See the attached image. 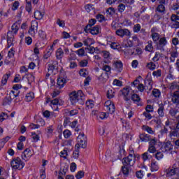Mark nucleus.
I'll list each match as a JSON object with an SVG mask.
<instances>
[{
	"mask_svg": "<svg viewBox=\"0 0 179 179\" xmlns=\"http://www.w3.org/2000/svg\"><path fill=\"white\" fill-rule=\"evenodd\" d=\"M178 57V53L177 52V51H173L171 53V62H174V61H176V58H177Z\"/></svg>",
	"mask_w": 179,
	"mask_h": 179,
	"instance_id": "44",
	"label": "nucleus"
},
{
	"mask_svg": "<svg viewBox=\"0 0 179 179\" xmlns=\"http://www.w3.org/2000/svg\"><path fill=\"white\" fill-rule=\"evenodd\" d=\"M156 10L159 13H164L166 12V7H164V5L160 4L157 7Z\"/></svg>",
	"mask_w": 179,
	"mask_h": 179,
	"instance_id": "39",
	"label": "nucleus"
},
{
	"mask_svg": "<svg viewBox=\"0 0 179 179\" xmlns=\"http://www.w3.org/2000/svg\"><path fill=\"white\" fill-rule=\"evenodd\" d=\"M12 103V99H10V96H9V95H8L7 96H6L3 99V106H10Z\"/></svg>",
	"mask_w": 179,
	"mask_h": 179,
	"instance_id": "33",
	"label": "nucleus"
},
{
	"mask_svg": "<svg viewBox=\"0 0 179 179\" xmlns=\"http://www.w3.org/2000/svg\"><path fill=\"white\" fill-rule=\"evenodd\" d=\"M7 44H8V48L13 45V35L12 34V32H10V31H9L7 33Z\"/></svg>",
	"mask_w": 179,
	"mask_h": 179,
	"instance_id": "16",
	"label": "nucleus"
},
{
	"mask_svg": "<svg viewBox=\"0 0 179 179\" xmlns=\"http://www.w3.org/2000/svg\"><path fill=\"white\" fill-rule=\"evenodd\" d=\"M106 110L108 112L110 113V114L114 113V111H115V106L114 105V102L108 100L105 102L104 104Z\"/></svg>",
	"mask_w": 179,
	"mask_h": 179,
	"instance_id": "11",
	"label": "nucleus"
},
{
	"mask_svg": "<svg viewBox=\"0 0 179 179\" xmlns=\"http://www.w3.org/2000/svg\"><path fill=\"white\" fill-rule=\"evenodd\" d=\"M110 48H112L113 50H120L122 48L121 45L118 44L117 43L113 42L111 44H110Z\"/></svg>",
	"mask_w": 179,
	"mask_h": 179,
	"instance_id": "51",
	"label": "nucleus"
},
{
	"mask_svg": "<svg viewBox=\"0 0 179 179\" xmlns=\"http://www.w3.org/2000/svg\"><path fill=\"white\" fill-rule=\"evenodd\" d=\"M87 64H89L87 59H83L79 62V65L80 66H81V68H85V66H87Z\"/></svg>",
	"mask_w": 179,
	"mask_h": 179,
	"instance_id": "55",
	"label": "nucleus"
},
{
	"mask_svg": "<svg viewBox=\"0 0 179 179\" xmlns=\"http://www.w3.org/2000/svg\"><path fill=\"white\" fill-rule=\"evenodd\" d=\"M151 37L154 43H157L160 39V34L159 29L157 27H152L151 29Z\"/></svg>",
	"mask_w": 179,
	"mask_h": 179,
	"instance_id": "9",
	"label": "nucleus"
},
{
	"mask_svg": "<svg viewBox=\"0 0 179 179\" xmlns=\"http://www.w3.org/2000/svg\"><path fill=\"white\" fill-rule=\"evenodd\" d=\"M146 67L148 69H150V71H155V69H156V64L153 62H150L147 64Z\"/></svg>",
	"mask_w": 179,
	"mask_h": 179,
	"instance_id": "38",
	"label": "nucleus"
},
{
	"mask_svg": "<svg viewBox=\"0 0 179 179\" xmlns=\"http://www.w3.org/2000/svg\"><path fill=\"white\" fill-rule=\"evenodd\" d=\"M70 101L71 104H83V101H85V94L82 90H78L77 92L76 91L71 92L70 94Z\"/></svg>",
	"mask_w": 179,
	"mask_h": 179,
	"instance_id": "1",
	"label": "nucleus"
},
{
	"mask_svg": "<svg viewBox=\"0 0 179 179\" xmlns=\"http://www.w3.org/2000/svg\"><path fill=\"white\" fill-rule=\"evenodd\" d=\"M63 135L66 139H68L71 135H72V133L69 130H64L63 132Z\"/></svg>",
	"mask_w": 179,
	"mask_h": 179,
	"instance_id": "62",
	"label": "nucleus"
},
{
	"mask_svg": "<svg viewBox=\"0 0 179 179\" xmlns=\"http://www.w3.org/2000/svg\"><path fill=\"white\" fill-rule=\"evenodd\" d=\"M49 73H52L54 71L57 70V66L55 64H49L48 68Z\"/></svg>",
	"mask_w": 179,
	"mask_h": 179,
	"instance_id": "48",
	"label": "nucleus"
},
{
	"mask_svg": "<svg viewBox=\"0 0 179 179\" xmlns=\"http://www.w3.org/2000/svg\"><path fill=\"white\" fill-rule=\"evenodd\" d=\"M150 170L152 172L157 171L159 170V164L156 161H152L150 164Z\"/></svg>",
	"mask_w": 179,
	"mask_h": 179,
	"instance_id": "26",
	"label": "nucleus"
},
{
	"mask_svg": "<svg viewBox=\"0 0 179 179\" xmlns=\"http://www.w3.org/2000/svg\"><path fill=\"white\" fill-rule=\"evenodd\" d=\"M66 83V79L64 78V77H59L57 78V85L59 89H62V87H64Z\"/></svg>",
	"mask_w": 179,
	"mask_h": 179,
	"instance_id": "24",
	"label": "nucleus"
},
{
	"mask_svg": "<svg viewBox=\"0 0 179 179\" xmlns=\"http://www.w3.org/2000/svg\"><path fill=\"white\" fill-rule=\"evenodd\" d=\"M142 129L143 131H146V132H148V134H150L151 135H153V134H155V131H153V129H152L149 126L143 125L142 127Z\"/></svg>",
	"mask_w": 179,
	"mask_h": 179,
	"instance_id": "34",
	"label": "nucleus"
},
{
	"mask_svg": "<svg viewBox=\"0 0 179 179\" xmlns=\"http://www.w3.org/2000/svg\"><path fill=\"white\" fill-rule=\"evenodd\" d=\"M140 139L142 142H150V136L146 134H140Z\"/></svg>",
	"mask_w": 179,
	"mask_h": 179,
	"instance_id": "28",
	"label": "nucleus"
},
{
	"mask_svg": "<svg viewBox=\"0 0 179 179\" xmlns=\"http://www.w3.org/2000/svg\"><path fill=\"white\" fill-rule=\"evenodd\" d=\"M179 171L178 164H174L172 167L166 170V174L167 177H173L176 176Z\"/></svg>",
	"mask_w": 179,
	"mask_h": 179,
	"instance_id": "5",
	"label": "nucleus"
},
{
	"mask_svg": "<svg viewBox=\"0 0 179 179\" xmlns=\"http://www.w3.org/2000/svg\"><path fill=\"white\" fill-rule=\"evenodd\" d=\"M76 54H77L78 57H85V49L80 48L78 50H76Z\"/></svg>",
	"mask_w": 179,
	"mask_h": 179,
	"instance_id": "53",
	"label": "nucleus"
},
{
	"mask_svg": "<svg viewBox=\"0 0 179 179\" xmlns=\"http://www.w3.org/2000/svg\"><path fill=\"white\" fill-rule=\"evenodd\" d=\"M38 29V22L37 21L34 20L31 22V27L29 30L28 31L29 34L31 36V37H34L36 36V33H37Z\"/></svg>",
	"mask_w": 179,
	"mask_h": 179,
	"instance_id": "6",
	"label": "nucleus"
},
{
	"mask_svg": "<svg viewBox=\"0 0 179 179\" xmlns=\"http://www.w3.org/2000/svg\"><path fill=\"white\" fill-rule=\"evenodd\" d=\"M20 27V24H19L17 22L14 23L11 27V33L12 35L17 34V31H19V28Z\"/></svg>",
	"mask_w": 179,
	"mask_h": 179,
	"instance_id": "22",
	"label": "nucleus"
},
{
	"mask_svg": "<svg viewBox=\"0 0 179 179\" xmlns=\"http://www.w3.org/2000/svg\"><path fill=\"white\" fill-rule=\"evenodd\" d=\"M136 157L135 156H128L123 159L122 163L124 166H132L135 164Z\"/></svg>",
	"mask_w": 179,
	"mask_h": 179,
	"instance_id": "10",
	"label": "nucleus"
},
{
	"mask_svg": "<svg viewBox=\"0 0 179 179\" xmlns=\"http://www.w3.org/2000/svg\"><path fill=\"white\" fill-rule=\"evenodd\" d=\"M83 177H85V172L82 171H79L76 175V178L77 179H81L83 178Z\"/></svg>",
	"mask_w": 179,
	"mask_h": 179,
	"instance_id": "57",
	"label": "nucleus"
},
{
	"mask_svg": "<svg viewBox=\"0 0 179 179\" xmlns=\"http://www.w3.org/2000/svg\"><path fill=\"white\" fill-rule=\"evenodd\" d=\"M141 27L139 24H136L133 27V31L134 33H139L141 31Z\"/></svg>",
	"mask_w": 179,
	"mask_h": 179,
	"instance_id": "54",
	"label": "nucleus"
},
{
	"mask_svg": "<svg viewBox=\"0 0 179 179\" xmlns=\"http://www.w3.org/2000/svg\"><path fill=\"white\" fill-rule=\"evenodd\" d=\"M55 50V48H50L47 50L46 53L45 54V55H44V59H48V58H50V57H51V54H52V52H54V50Z\"/></svg>",
	"mask_w": 179,
	"mask_h": 179,
	"instance_id": "35",
	"label": "nucleus"
},
{
	"mask_svg": "<svg viewBox=\"0 0 179 179\" xmlns=\"http://www.w3.org/2000/svg\"><path fill=\"white\" fill-rule=\"evenodd\" d=\"M96 24V20L91 19L89 21V24L85 27V30H89L92 26H94Z\"/></svg>",
	"mask_w": 179,
	"mask_h": 179,
	"instance_id": "43",
	"label": "nucleus"
},
{
	"mask_svg": "<svg viewBox=\"0 0 179 179\" xmlns=\"http://www.w3.org/2000/svg\"><path fill=\"white\" fill-rule=\"evenodd\" d=\"M33 99H34V92H29V93L27 94L26 98H25L27 101H31V100H33Z\"/></svg>",
	"mask_w": 179,
	"mask_h": 179,
	"instance_id": "45",
	"label": "nucleus"
},
{
	"mask_svg": "<svg viewBox=\"0 0 179 179\" xmlns=\"http://www.w3.org/2000/svg\"><path fill=\"white\" fill-rule=\"evenodd\" d=\"M80 76H83V78H86L87 76V71L85 69H82L79 71Z\"/></svg>",
	"mask_w": 179,
	"mask_h": 179,
	"instance_id": "56",
	"label": "nucleus"
},
{
	"mask_svg": "<svg viewBox=\"0 0 179 179\" xmlns=\"http://www.w3.org/2000/svg\"><path fill=\"white\" fill-rule=\"evenodd\" d=\"M133 43L131 40H124L122 43V48H129L132 47Z\"/></svg>",
	"mask_w": 179,
	"mask_h": 179,
	"instance_id": "25",
	"label": "nucleus"
},
{
	"mask_svg": "<svg viewBox=\"0 0 179 179\" xmlns=\"http://www.w3.org/2000/svg\"><path fill=\"white\" fill-rule=\"evenodd\" d=\"M100 26L96 25L95 27H90V29H86V28H85V31L87 33L88 31L90 33H91V34H92V36H97V34H99V33H100Z\"/></svg>",
	"mask_w": 179,
	"mask_h": 179,
	"instance_id": "12",
	"label": "nucleus"
},
{
	"mask_svg": "<svg viewBox=\"0 0 179 179\" xmlns=\"http://www.w3.org/2000/svg\"><path fill=\"white\" fill-rule=\"evenodd\" d=\"M34 15L35 19H36L37 20H41V19L44 17V15H45V13H44V11L36 10L34 12Z\"/></svg>",
	"mask_w": 179,
	"mask_h": 179,
	"instance_id": "18",
	"label": "nucleus"
},
{
	"mask_svg": "<svg viewBox=\"0 0 179 179\" xmlns=\"http://www.w3.org/2000/svg\"><path fill=\"white\" fill-rule=\"evenodd\" d=\"M55 55H56L57 59H62V58L64 57V50H62V48H59L56 50Z\"/></svg>",
	"mask_w": 179,
	"mask_h": 179,
	"instance_id": "27",
	"label": "nucleus"
},
{
	"mask_svg": "<svg viewBox=\"0 0 179 179\" xmlns=\"http://www.w3.org/2000/svg\"><path fill=\"white\" fill-rule=\"evenodd\" d=\"M152 94L155 97H160V91L157 89H154L152 90Z\"/></svg>",
	"mask_w": 179,
	"mask_h": 179,
	"instance_id": "63",
	"label": "nucleus"
},
{
	"mask_svg": "<svg viewBox=\"0 0 179 179\" xmlns=\"http://www.w3.org/2000/svg\"><path fill=\"white\" fill-rule=\"evenodd\" d=\"M160 146H162V142L152 138L149 142V147L147 152H149V153H156V149H157V148H160Z\"/></svg>",
	"mask_w": 179,
	"mask_h": 179,
	"instance_id": "2",
	"label": "nucleus"
},
{
	"mask_svg": "<svg viewBox=\"0 0 179 179\" xmlns=\"http://www.w3.org/2000/svg\"><path fill=\"white\" fill-rule=\"evenodd\" d=\"M131 100L134 101V103H139V101H141V98L138 94H131Z\"/></svg>",
	"mask_w": 179,
	"mask_h": 179,
	"instance_id": "46",
	"label": "nucleus"
},
{
	"mask_svg": "<svg viewBox=\"0 0 179 179\" xmlns=\"http://www.w3.org/2000/svg\"><path fill=\"white\" fill-rule=\"evenodd\" d=\"M145 86L146 90H152L153 89V83L152 82V80L147 79L145 80Z\"/></svg>",
	"mask_w": 179,
	"mask_h": 179,
	"instance_id": "23",
	"label": "nucleus"
},
{
	"mask_svg": "<svg viewBox=\"0 0 179 179\" xmlns=\"http://www.w3.org/2000/svg\"><path fill=\"white\" fill-rule=\"evenodd\" d=\"M19 95V92H16V91H11L8 95L9 97H10V99L12 100H13V99H16V97H17V96Z\"/></svg>",
	"mask_w": 179,
	"mask_h": 179,
	"instance_id": "47",
	"label": "nucleus"
},
{
	"mask_svg": "<svg viewBox=\"0 0 179 179\" xmlns=\"http://www.w3.org/2000/svg\"><path fill=\"white\" fill-rule=\"evenodd\" d=\"M178 20H179V17L176 14H173L171 16V23H173L174 22H178Z\"/></svg>",
	"mask_w": 179,
	"mask_h": 179,
	"instance_id": "59",
	"label": "nucleus"
},
{
	"mask_svg": "<svg viewBox=\"0 0 179 179\" xmlns=\"http://www.w3.org/2000/svg\"><path fill=\"white\" fill-rule=\"evenodd\" d=\"M133 85L134 86V87H136V85H138L137 86V89L138 90V92H144V90H146V87L143 86V84L139 82V80H135L134 82H133Z\"/></svg>",
	"mask_w": 179,
	"mask_h": 179,
	"instance_id": "15",
	"label": "nucleus"
},
{
	"mask_svg": "<svg viewBox=\"0 0 179 179\" xmlns=\"http://www.w3.org/2000/svg\"><path fill=\"white\" fill-rule=\"evenodd\" d=\"M40 135H41V131H37V133L32 132L31 138L33 139V142H38V141H40Z\"/></svg>",
	"mask_w": 179,
	"mask_h": 179,
	"instance_id": "19",
	"label": "nucleus"
},
{
	"mask_svg": "<svg viewBox=\"0 0 179 179\" xmlns=\"http://www.w3.org/2000/svg\"><path fill=\"white\" fill-rule=\"evenodd\" d=\"M171 29H179V22H171Z\"/></svg>",
	"mask_w": 179,
	"mask_h": 179,
	"instance_id": "64",
	"label": "nucleus"
},
{
	"mask_svg": "<svg viewBox=\"0 0 179 179\" xmlns=\"http://www.w3.org/2000/svg\"><path fill=\"white\" fill-rule=\"evenodd\" d=\"M113 66L114 68H116V69H118L119 71H122V62L118 61V60L114 61Z\"/></svg>",
	"mask_w": 179,
	"mask_h": 179,
	"instance_id": "29",
	"label": "nucleus"
},
{
	"mask_svg": "<svg viewBox=\"0 0 179 179\" xmlns=\"http://www.w3.org/2000/svg\"><path fill=\"white\" fill-rule=\"evenodd\" d=\"M95 41L93 40V38H87V39L83 41V43L87 47H90V45H92V44H94Z\"/></svg>",
	"mask_w": 179,
	"mask_h": 179,
	"instance_id": "31",
	"label": "nucleus"
},
{
	"mask_svg": "<svg viewBox=\"0 0 179 179\" xmlns=\"http://www.w3.org/2000/svg\"><path fill=\"white\" fill-rule=\"evenodd\" d=\"M121 92L122 96H124V100H126V101H128V100H130L131 96H132L134 91L130 87H127L123 88Z\"/></svg>",
	"mask_w": 179,
	"mask_h": 179,
	"instance_id": "8",
	"label": "nucleus"
},
{
	"mask_svg": "<svg viewBox=\"0 0 179 179\" xmlns=\"http://www.w3.org/2000/svg\"><path fill=\"white\" fill-rule=\"evenodd\" d=\"M117 36L119 37H131V31L128 29H119L115 31Z\"/></svg>",
	"mask_w": 179,
	"mask_h": 179,
	"instance_id": "7",
	"label": "nucleus"
},
{
	"mask_svg": "<svg viewBox=\"0 0 179 179\" xmlns=\"http://www.w3.org/2000/svg\"><path fill=\"white\" fill-rule=\"evenodd\" d=\"M86 148V136L85 134H80L77 137V143L76 144V149H80Z\"/></svg>",
	"mask_w": 179,
	"mask_h": 179,
	"instance_id": "4",
	"label": "nucleus"
},
{
	"mask_svg": "<svg viewBox=\"0 0 179 179\" xmlns=\"http://www.w3.org/2000/svg\"><path fill=\"white\" fill-rule=\"evenodd\" d=\"M152 76H154L155 78H160V76H162V70L158 69V70L154 71L152 72Z\"/></svg>",
	"mask_w": 179,
	"mask_h": 179,
	"instance_id": "50",
	"label": "nucleus"
},
{
	"mask_svg": "<svg viewBox=\"0 0 179 179\" xmlns=\"http://www.w3.org/2000/svg\"><path fill=\"white\" fill-rule=\"evenodd\" d=\"M143 115L145 116V120L147 121H150V120H152V115L150 114V112H143Z\"/></svg>",
	"mask_w": 179,
	"mask_h": 179,
	"instance_id": "52",
	"label": "nucleus"
},
{
	"mask_svg": "<svg viewBox=\"0 0 179 179\" xmlns=\"http://www.w3.org/2000/svg\"><path fill=\"white\" fill-rule=\"evenodd\" d=\"M85 9L88 13H90L92 10H94V7L92 4H87L85 6Z\"/></svg>",
	"mask_w": 179,
	"mask_h": 179,
	"instance_id": "49",
	"label": "nucleus"
},
{
	"mask_svg": "<svg viewBox=\"0 0 179 179\" xmlns=\"http://www.w3.org/2000/svg\"><path fill=\"white\" fill-rule=\"evenodd\" d=\"M31 151L30 150V149L27 148L22 155V159L25 162H27V160H29L30 157H31Z\"/></svg>",
	"mask_w": 179,
	"mask_h": 179,
	"instance_id": "14",
	"label": "nucleus"
},
{
	"mask_svg": "<svg viewBox=\"0 0 179 179\" xmlns=\"http://www.w3.org/2000/svg\"><path fill=\"white\" fill-rule=\"evenodd\" d=\"M57 24H58L59 27H65V21L61 20L60 19H57Z\"/></svg>",
	"mask_w": 179,
	"mask_h": 179,
	"instance_id": "61",
	"label": "nucleus"
},
{
	"mask_svg": "<svg viewBox=\"0 0 179 179\" xmlns=\"http://www.w3.org/2000/svg\"><path fill=\"white\" fill-rule=\"evenodd\" d=\"M158 41L159 47H165V45H167V39L166 37H162Z\"/></svg>",
	"mask_w": 179,
	"mask_h": 179,
	"instance_id": "32",
	"label": "nucleus"
},
{
	"mask_svg": "<svg viewBox=\"0 0 179 179\" xmlns=\"http://www.w3.org/2000/svg\"><path fill=\"white\" fill-rule=\"evenodd\" d=\"M98 80L99 82H101L102 83H106L107 80H108V73H102L99 77Z\"/></svg>",
	"mask_w": 179,
	"mask_h": 179,
	"instance_id": "17",
	"label": "nucleus"
},
{
	"mask_svg": "<svg viewBox=\"0 0 179 179\" xmlns=\"http://www.w3.org/2000/svg\"><path fill=\"white\" fill-rule=\"evenodd\" d=\"M160 59V52H156L154 57L152 58L153 62H157Z\"/></svg>",
	"mask_w": 179,
	"mask_h": 179,
	"instance_id": "58",
	"label": "nucleus"
},
{
	"mask_svg": "<svg viewBox=\"0 0 179 179\" xmlns=\"http://www.w3.org/2000/svg\"><path fill=\"white\" fill-rule=\"evenodd\" d=\"M157 114L162 118H163V117H164V104H163V103L159 104V108H158V110H157Z\"/></svg>",
	"mask_w": 179,
	"mask_h": 179,
	"instance_id": "21",
	"label": "nucleus"
},
{
	"mask_svg": "<svg viewBox=\"0 0 179 179\" xmlns=\"http://www.w3.org/2000/svg\"><path fill=\"white\" fill-rule=\"evenodd\" d=\"M117 10L120 13L125 10V6L123 3H120L117 6Z\"/></svg>",
	"mask_w": 179,
	"mask_h": 179,
	"instance_id": "60",
	"label": "nucleus"
},
{
	"mask_svg": "<svg viewBox=\"0 0 179 179\" xmlns=\"http://www.w3.org/2000/svg\"><path fill=\"white\" fill-rule=\"evenodd\" d=\"M161 150L162 152H170V150H173V145L170 141L166 143H162Z\"/></svg>",
	"mask_w": 179,
	"mask_h": 179,
	"instance_id": "13",
	"label": "nucleus"
},
{
	"mask_svg": "<svg viewBox=\"0 0 179 179\" xmlns=\"http://www.w3.org/2000/svg\"><path fill=\"white\" fill-rule=\"evenodd\" d=\"M122 172L125 176V177H128L129 176V169L127 167V165L122 166Z\"/></svg>",
	"mask_w": 179,
	"mask_h": 179,
	"instance_id": "37",
	"label": "nucleus"
},
{
	"mask_svg": "<svg viewBox=\"0 0 179 179\" xmlns=\"http://www.w3.org/2000/svg\"><path fill=\"white\" fill-rule=\"evenodd\" d=\"M145 50V51H148V52H152V51H153V42L152 41H148Z\"/></svg>",
	"mask_w": 179,
	"mask_h": 179,
	"instance_id": "30",
	"label": "nucleus"
},
{
	"mask_svg": "<svg viewBox=\"0 0 179 179\" xmlns=\"http://www.w3.org/2000/svg\"><path fill=\"white\" fill-rule=\"evenodd\" d=\"M11 167L13 170H22L24 167V163L22 162V159L20 157L14 158L11 162Z\"/></svg>",
	"mask_w": 179,
	"mask_h": 179,
	"instance_id": "3",
	"label": "nucleus"
},
{
	"mask_svg": "<svg viewBox=\"0 0 179 179\" xmlns=\"http://www.w3.org/2000/svg\"><path fill=\"white\" fill-rule=\"evenodd\" d=\"M8 79H9V74H6L1 79V86H5L8 83Z\"/></svg>",
	"mask_w": 179,
	"mask_h": 179,
	"instance_id": "41",
	"label": "nucleus"
},
{
	"mask_svg": "<svg viewBox=\"0 0 179 179\" xmlns=\"http://www.w3.org/2000/svg\"><path fill=\"white\" fill-rule=\"evenodd\" d=\"M168 88L169 90H171V92H173V90H176V92L177 91L179 92V85H178V83L173 82V83H171L169 84Z\"/></svg>",
	"mask_w": 179,
	"mask_h": 179,
	"instance_id": "20",
	"label": "nucleus"
},
{
	"mask_svg": "<svg viewBox=\"0 0 179 179\" xmlns=\"http://www.w3.org/2000/svg\"><path fill=\"white\" fill-rule=\"evenodd\" d=\"M85 106L88 109L93 108L94 107V102L93 100H88L86 101Z\"/></svg>",
	"mask_w": 179,
	"mask_h": 179,
	"instance_id": "42",
	"label": "nucleus"
},
{
	"mask_svg": "<svg viewBox=\"0 0 179 179\" xmlns=\"http://www.w3.org/2000/svg\"><path fill=\"white\" fill-rule=\"evenodd\" d=\"M152 157V156L150 155H149V152H145L143 154H142V159L143 160V162H146L148 160H149L150 158Z\"/></svg>",
	"mask_w": 179,
	"mask_h": 179,
	"instance_id": "40",
	"label": "nucleus"
},
{
	"mask_svg": "<svg viewBox=\"0 0 179 179\" xmlns=\"http://www.w3.org/2000/svg\"><path fill=\"white\" fill-rule=\"evenodd\" d=\"M67 172H68V166H66L60 169L58 177H62L63 176H65V174H66Z\"/></svg>",
	"mask_w": 179,
	"mask_h": 179,
	"instance_id": "36",
	"label": "nucleus"
}]
</instances>
